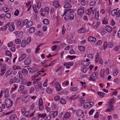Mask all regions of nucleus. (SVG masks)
Segmentation results:
<instances>
[{"label":"nucleus","mask_w":120,"mask_h":120,"mask_svg":"<svg viewBox=\"0 0 120 120\" xmlns=\"http://www.w3.org/2000/svg\"><path fill=\"white\" fill-rule=\"evenodd\" d=\"M5 103L6 107L8 108L11 107L13 104L11 100L8 98L5 99Z\"/></svg>","instance_id":"1"},{"label":"nucleus","mask_w":120,"mask_h":120,"mask_svg":"<svg viewBox=\"0 0 120 120\" xmlns=\"http://www.w3.org/2000/svg\"><path fill=\"white\" fill-rule=\"evenodd\" d=\"M46 116V113H43L41 114L38 113L37 116L32 118V120H38L40 118L44 119Z\"/></svg>","instance_id":"2"},{"label":"nucleus","mask_w":120,"mask_h":120,"mask_svg":"<svg viewBox=\"0 0 120 120\" xmlns=\"http://www.w3.org/2000/svg\"><path fill=\"white\" fill-rule=\"evenodd\" d=\"M54 86L56 90L58 91H60L61 89L60 84L57 81L55 83Z\"/></svg>","instance_id":"3"},{"label":"nucleus","mask_w":120,"mask_h":120,"mask_svg":"<svg viewBox=\"0 0 120 120\" xmlns=\"http://www.w3.org/2000/svg\"><path fill=\"white\" fill-rule=\"evenodd\" d=\"M77 115L80 117H82L84 115V113L82 110L79 109L76 111Z\"/></svg>","instance_id":"4"},{"label":"nucleus","mask_w":120,"mask_h":120,"mask_svg":"<svg viewBox=\"0 0 120 120\" xmlns=\"http://www.w3.org/2000/svg\"><path fill=\"white\" fill-rule=\"evenodd\" d=\"M30 98V96L28 95L26 97H23L21 98L22 101L24 103H26L29 100Z\"/></svg>","instance_id":"5"},{"label":"nucleus","mask_w":120,"mask_h":120,"mask_svg":"<svg viewBox=\"0 0 120 120\" xmlns=\"http://www.w3.org/2000/svg\"><path fill=\"white\" fill-rule=\"evenodd\" d=\"M38 106L40 110H41L43 109L44 106L43 104V101L42 99L41 98L39 100Z\"/></svg>","instance_id":"6"},{"label":"nucleus","mask_w":120,"mask_h":120,"mask_svg":"<svg viewBox=\"0 0 120 120\" xmlns=\"http://www.w3.org/2000/svg\"><path fill=\"white\" fill-rule=\"evenodd\" d=\"M84 7H80L79 9H78L77 10L78 14L80 15L81 14H83L84 13Z\"/></svg>","instance_id":"7"},{"label":"nucleus","mask_w":120,"mask_h":120,"mask_svg":"<svg viewBox=\"0 0 120 120\" xmlns=\"http://www.w3.org/2000/svg\"><path fill=\"white\" fill-rule=\"evenodd\" d=\"M24 63L26 65L29 64L31 62V60L29 58H26L24 60Z\"/></svg>","instance_id":"8"},{"label":"nucleus","mask_w":120,"mask_h":120,"mask_svg":"<svg viewBox=\"0 0 120 120\" xmlns=\"http://www.w3.org/2000/svg\"><path fill=\"white\" fill-rule=\"evenodd\" d=\"M10 120H18V118L15 114L12 115L10 117Z\"/></svg>","instance_id":"9"},{"label":"nucleus","mask_w":120,"mask_h":120,"mask_svg":"<svg viewBox=\"0 0 120 120\" xmlns=\"http://www.w3.org/2000/svg\"><path fill=\"white\" fill-rule=\"evenodd\" d=\"M15 29V27L14 25V22H12L11 23V25L10 26L9 29L10 31H13Z\"/></svg>","instance_id":"10"},{"label":"nucleus","mask_w":120,"mask_h":120,"mask_svg":"<svg viewBox=\"0 0 120 120\" xmlns=\"http://www.w3.org/2000/svg\"><path fill=\"white\" fill-rule=\"evenodd\" d=\"M96 38L94 37L90 36L88 38V41L92 42H95L96 41Z\"/></svg>","instance_id":"11"},{"label":"nucleus","mask_w":120,"mask_h":120,"mask_svg":"<svg viewBox=\"0 0 120 120\" xmlns=\"http://www.w3.org/2000/svg\"><path fill=\"white\" fill-rule=\"evenodd\" d=\"M26 54H22L20 57H19V61H21L22 60L26 57Z\"/></svg>","instance_id":"12"},{"label":"nucleus","mask_w":120,"mask_h":120,"mask_svg":"<svg viewBox=\"0 0 120 120\" xmlns=\"http://www.w3.org/2000/svg\"><path fill=\"white\" fill-rule=\"evenodd\" d=\"M105 29L108 32L111 33L112 31V29L111 26H107L105 28Z\"/></svg>","instance_id":"13"},{"label":"nucleus","mask_w":120,"mask_h":120,"mask_svg":"<svg viewBox=\"0 0 120 120\" xmlns=\"http://www.w3.org/2000/svg\"><path fill=\"white\" fill-rule=\"evenodd\" d=\"M21 20H17L15 21L14 23H15V24L18 27H20L21 26Z\"/></svg>","instance_id":"14"},{"label":"nucleus","mask_w":120,"mask_h":120,"mask_svg":"<svg viewBox=\"0 0 120 120\" xmlns=\"http://www.w3.org/2000/svg\"><path fill=\"white\" fill-rule=\"evenodd\" d=\"M97 93L101 98L104 97L105 94L103 92H101L99 91H98Z\"/></svg>","instance_id":"15"},{"label":"nucleus","mask_w":120,"mask_h":120,"mask_svg":"<svg viewBox=\"0 0 120 120\" xmlns=\"http://www.w3.org/2000/svg\"><path fill=\"white\" fill-rule=\"evenodd\" d=\"M114 98H112L109 100V101L108 102V105H112V104L115 103V100L114 99Z\"/></svg>","instance_id":"16"},{"label":"nucleus","mask_w":120,"mask_h":120,"mask_svg":"<svg viewBox=\"0 0 120 120\" xmlns=\"http://www.w3.org/2000/svg\"><path fill=\"white\" fill-rule=\"evenodd\" d=\"M22 72L24 75H26L28 74V71L27 69L23 68L22 70Z\"/></svg>","instance_id":"17"},{"label":"nucleus","mask_w":120,"mask_h":120,"mask_svg":"<svg viewBox=\"0 0 120 120\" xmlns=\"http://www.w3.org/2000/svg\"><path fill=\"white\" fill-rule=\"evenodd\" d=\"M33 23V22L31 21H29L28 22L27 25L26 26L27 28H29V27L31 26Z\"/></svg>","instance_id":"18"},{"label":"nucleus","mask_w":120,"mask_h":120,"mask_svg":"<svg viewBox=\"0 0 120 120\" xmlns=\"http://www.w3.org/2000/svg\"><path fill=\"white\" fill-rule=\"evenodd\" d=\"M35 28L34 27H33L30 28L29 30V33H32L34 32L35 31Z\"/></svg>","instance_id":"19"},{"label":"nucleus","mask_w":120,"mask_h":120,"mask_svg":"<svg viewBox=\"0 0 120 120\" xmlns=\"http://www.w3.org/2000/svg\"><path fill=\"white\" fill-rule=\"evenodd\" d=\"M60 102L62 104H65L66 103V101L64 99L61 98L60 100Z\"/></svg>","instance_id":"20"},{"label":"nucleus","mask_w":120,"mask_h":120,"mask_svg":"<svg viewBox=\"0 0 120 120\" xmlns=\"http://www.w3.org/2000/svg\"><path fill=\"white\" fill-rule=\"evenodd\" d=\"M70 115L71 114L70 112H66L64 115V116L65 118L67 119L69 118Z\"/></svg>","instance_id":"21"},{"label":"nucleus","mask_w":120,"mask_h":120,"mask_svg":"<svg viewBox=\"0 0 120 120\" xmlns=\"http://www.w3.org/2000/svg\"><path fill=\"white\" fill-rule=\"evenodd\" d=\"M65 4L64 6V7L65 8H71L72 7L70 4H68V3H64Z\"/></svg>","instance_id":"22"},{"label":"nucleus","mask_w":120,"mask_h":120,"mask_svg":"<svg viewBox=\"0 0 120 120\" xmlns=\"http://www.w3.org/2000/svg\"><path fill=\"white\" fill-rule=\"evenodd\" d=\"M53 4L54 6L55 7H58L60 6V4H59L58 1H55L53 3Z\"/></svg>","instance_id":"23"},{"label":"nucleus","mask_w":120,"mask_h":120,"mask_svg":"<svg viewBox=\"0 0 120 120\" xmlns=\"http://www.w3.org/2000/svg\"><path fill=\"white\" fill-rule=\"evenodd\" d=\"M86 30L85 29V28L83 27L80 28L78 30V32L79 33H81L84 32Z\"/></svg>","instance_id":"24"},{"label":"nucleus","mask_w":120,"mask_h":120,"mask_svg":"<svg viewBox=\"0 0 120 120\" xmlns=\"http://www.w3.org/2000/svg\"><path fill=\"white\" fill-rule=\"evenodd\" d=\"M99 13V11H96L95 13V18L97 20H98V19Z\"/></svg>","instance_id":"25"},{"label":"nucleus","mask_w":120,"mask_h":120,"mask_svg":"<svg viewBox=\"0 0 120 120\" xmlns=\"http://www.w3.org/2000/svg\"><path fill=\"white\" fill-rule=\"evenodd\" d=\"M105 71V70L103 69H102L101 71L100 75L101 77L103 79L104 78Z\"/></svg>","instance_id":"26"},{"label":"nucleus","mask_w":120,"mask_h":120,"mask_svg":"<svg viewBox=\"0 0 120 120\" xmlns=\"http://www.w3.org/2000/svg\"><path fill=\"white\" fill-rule=\"evenodd\" d=\"M109 107H110V108H108L107 109L106 111H107L110 112L111 110H113V106L108 105Z\"/></svg>","instance_id":"27"},{"label":"nucleus","mask_w":120,"mask_h":120,"mask_svg":"<svg viewBox=\"0 0 120 120\" xmlns=\"http://www.w3.org/2000/svg\"><path fill=\"white\" fill-rule=\"evenodd\" d=\"M46 91L48 93L50 94H52V89L49 87L47 88Z\"/></svg>","instance_id":"28"},{"label":"nucleus","mask_w":120,"mask_h":120,"mask_svg":"<svg viewBox=\"0 0 120 120\" xmlns=\"http://www.w3.org/2000/svg\"><path fill=\"white\" fill-rule=\"evenodd\" d=\"M6 64H3L1 65L2 69L1 70V72L4 71L6 70V68L5 66Z\"/></svg>","instance_id":"29"},{"label":"nucleus","mask_w":120,"mask_h":120,"mask_svg":"<svg viewBox=\"0 0 120 120\" xmlns=\"http://www.w3.org/2000/svg\"><path fill=\"white\" fill-rule=\"evenodd\" d=\"M88 70V68L87 67H84L83 68H82L81 71L84 73L86 72V71Z\"/></svg>","instance_id":"30"},{"label":"nucleus","mask_w":120,"mask_h":120,"mask_svg":"<svg viewBox=\"0 0 120 120\" xmlns=\"http://www.w3.org/2000/svg\"><path fill=\"white\" fill-rule=\"evenodd\" d=\"M6 55L8 56L11 57V53L10 51L6 50L5 51Z\"/></svg>","instance_id":"31"},{"label":"nucleus","mask_w":120,"mask_h":120,"mask_svg":"<svg viewBox=\"0 0 120 120\" xmlns=\"http://www.w3.org/2000/svg\"><path fill=\"white\" fill-rule=\"evenodd\" d=\"M13 69L14 70H15L17 69H21V68L19 66H17L15 65L13 66Z\"/></svg>","instance_id":"32"},{"label":"nucleus","mask_w":120,"mask_h":120,"mask_svg":"<svg viewBox=\"0 0 120 120\" xmlns=\"http://www.w3.org/2000/svg\"><path fill=\"white\" fill-rule=\"evenodd\" d=\"M9 82L10 84H11L14 83H16L14 78L13 79H10L9 81Z\"/></svg>","instance_id":"33"},{"label":"nucleus","mask_w":120,"mask_h":120,"mask_svg":"<svg viewBox=\"0 0 120 120\" xmlns=\"http://www.w3.org/2000/svg\"><path fill=\"white\" fill-rule=\"evenodd\" d=\"M78 48L81 51H84L85 50V47L83 46H80L78 47Z\"/></svg>","instance_id":"34"},{"label":"nucleus","mask_w":120,"mask_h":120,"mask_svg":"<svg viewBox=\"0 0 120 120\" xmlns=\"http://www.w3.org/2000/svg\"><path fill=\"white\" fill-rule=\"evenodd\" d=\"M85 12L87 14L90 15L92 12V10L90 9H87L85 11Z\"/></svg>","instance_id":"35"},{"label":"nucleus","mask_w":120,"mask_h":120,"mask_svg":"<svg viewBox=\"0 0 120 120\" xmlns=\"http://www.w3.org/2000/svg\"><path fill=\"white\" fill-rule=\"evenodd\" d=\"M71 8H67L65 9L63 15H61L63 16H64L65 14L67 13V12L68 11H69L71 10Z\"/></svg>","instance_id":"36"},{"label":"nucleus","mask_w":120,"mask_h":120,"mask_svg":"<svg viewBox=\"0 0 120 120\" xmlns=\"http://www.w3.org/2000/svg\"><path fill=\"white\" fill-rule=\"evenodd\" d=\"M116 9H114L111 12V15L112 16H115V15H116Z\"/></svg>","instance_id":"37"},{"label":"nucleus","mask_w":120,"mask_h":120,"mask_svg":"<svg viewBox=\"0 0 120 120\" xmlns=\"http://www.w3.org/2000/svg\"><path fill=\"white\" fill-rule=\"evenodd\" d=\"M43 23L45 24H48L49 23V20L47 19H44L43 21Z\"/></svg>","instance_id":"38"},{"label":"nucleus","mask_w":120,"mask_h":120,"mask_svg":"<svg viewBox=\"0 0 120 120\" xmlns=\"http://www.w3.org/2000/svg\"><path fill=\"white\" fill-rule=\"evenodd\" d=\"M24 86L23 85H21L19 88V89L18 90L19 92H21L22 90H23L24 88Z\"/></svg>","instance_id":"39"},{"label":"nucleus","mask_w":120,"mask_h":120,"mask_svg":"<svg viewBox=\"0 0 120 120\" xmlns=\"http://www.w3.org/2000/svg\"><path fill=\"white\" fill-rule=\"evenodd\" d=\"M10 23V22H9L4 26L3 29L4 30H7V28L8 27Z\"/></svg>","instance_id":"40"},{"label":"nucleus","mask_w":120,"mask_h":120,"mask_svg":"<svg viewBox=\"0 0 120 120\" xmlns=\"http://www.w3.org/2000/svg\"><path fill=\"white\" fill-rule=\"evenodd\" d=\"M102 23L104 24H108V21L107 19L104 18L103 20L102 21Z\"/></svg>","instance_id":"41"},{"label":"nucleus","mask_w":120,"mask_h":120,"mask_svg":"<svg viewBox=\"0 0 120 120\" xmlns=\"http://www.w3.org/2000/svg\"><path fill=\"white\" fill-rule=\"evenodd\" d=\"M28 22V19H25L24 20L23 22V25H27Z\"/></svg>","instance_id":"42"},{"label":"nucleus","mask_w":120,"mask_h":120,"mask_svg":"<svg viewBox=\"0 0 120 120\" xmlns=\"http://www.w3.org/2000/svg\"><path fill=\"white\" fill-rule=\"evenodd\" d=\"M71 90L73 91H77L79 90V88L77 87H75L73 88L71 87L70 88Z\"/></svg>","instance_id":"43"},{"label":"nucleus","mask_w":120,"mask_h":120,"mask_svg":"<svg viewBox=\"0 0 120 120\" xmlns=\"http://www.w3.org/2000/svg\"><path fill=\"white\" fill-rule=\"evenodd\" d=\"M31 41V38L30 37H28L26 40V44H28Z\"/></svg>","instance_id":"44"},{"label":"nucleus","mask_w":120,"mask_h":120,"mask_svg":"<svg viewBox=\"0 0 120 120\" xmlns=\"http://www.w3.org/2000/svg\"><path fill=\"white\" fill-rule=\"evenodd\" d=\"M21 42V41L19 38L16 39L15 40V43L17 44H19Z\"/></svg>","instance_id":"45"},{"label":"nucleus","mask_w":120,"mask_h":120,"mask_svg":"<svg viewBox=\"0 0 120 120\" xmlns=\"http://www.w3.org/2000/svg\"><path fill=\"white\" fill-rule=\"evenodd\" d=\"M27 69L28 70L29 72L34 73L33 68H32L30 67H28L27 68Z\"/></svg>","instance_id":"46"},{"label":"nucleus","mask_w":120,"mask_h":120,"mask_svg":"<svg viewBox=\"0 0 120 120\" xmlns=\"http://www.w3.org/2000/svg\"><path fill=\"white\" fill-rule=\"evenodd\" d=\"M33 8L34 11L36 13H37L38 12L37 10V8L36 5H34L33 7Z\"/></svg>","instance_id":"47"},{"label":"nucleus","mask_w":120,"mask_h":120,"mask_svg":"<svg viewBox=\"0 0 120 120\" xmlns=\"http://www.w3.org/2000/svg\"><path fill=\"white\" fill-rule=\"evenodd\" d=\"M69 19V14H67L64 17V19L65 21H66L68 20Z\"/></svg>","instance_id":"48"},{"label":"nucleus","mask_w":120,"mask_h":120,"mask_svg":"<svg viewBox=\"0 0 120 120\" xmlns=\"http://www.w3.org/2000/svg\"><path fill=\"white\" fill-rule=\"evenodd\" d=\"M2 93H9V90L8 89H4L3 90H2Z\"/></svg>","instance_id":"49"},{"label":"nucleus","mask_w":120,"mask_h":120,"mask_svg":"<svg viewBox=\"0 0 120 120\" xmlns=\"http://www.w3.org/2000/svg\"><path fill=\"white\" fill-rule=\"evenodd\" d=\"M60 98V97L58 95H57L55 96L54 97V100L56 101L59 100Z\"/></svg>","instance_id":"50"},{"label":"nucleus","mask_w":120,"mask_h":120,"mask_svg":"<svg viewBox=\"0 0 120 120\" xmlns=\"http://www.w3.org/2000/svg\"><path fill=\"white\" fill-rule=\"evenodd\" d=\"M74 15L73 14H71L69 15V18L70 20H72L74 19Z\"/></svg>","instance_id":"51"},{"label":"nucleus","mask_w":120,"mask_h":120,"mask_svg":"<svg viewBox=\"0 0 120 120\" xmlns=\"http://www.w3.org/2000/svg\"><path fill=\"white\" fill-rule=\"evenodd\" d=\"M42 71H38L37 72V73H38V75H40L42 74H41V73H40V72H43V73L45 72L44 68H42Z\"/></svg>","instance_id":"52"},{"label":"nucleus","mask_w":120,"mask_h":120,"mask_svg":"<svg viewBox=\"0 0 120 120\" xmlns=\"http://www.w3.org/2000/svg\"><path fill=\"white\" fill-rule=\"evenodd\" d=\"M11 72L10 70H8L5 73V75L6 76H9L11 74Z\"/></svg>","instance_id":"53"},{"label":"nucleus","mask_w":120,"mask_h":120,"mask_svg":"<svg viewBox=\"0 0 120 120\" xmlns=\"http://www.w3.org/2000/svg\"><path fill=\"white\" fill-rule=\"evenodd\" d=\"M51 119V116L50 115L47 116L45 118L44 120H50Z\"/></svg>","instance_id":"54"},{"label":"nucleus","mask_w":120,"mask_h":120,"mask_svg":"<svg viewBox=\"0 0 120 120\" xmlns=\"http://www.w3.org/2000/svg\"><path fill=\"white\" fill-rule=\"evenodd\" d=\"M107 46V42H105L104 43L103 45L104 49L105 50Z\"/></svg>","instance_id":"55"},{"label":"nucleus","mask_w":120,"mask_h":120,"mask_svg":"<svg viewBox=\"0 0 120 120\" xmlns=\"http://www.w3.org/2000/svg\"><path fill=\"white\" fill-rule=\"evenodd\" d=\"M96 2L94 0L92 1L90 4V6H93L96 4Z\"/></svg>","instance_id":"56"},{"label":"nucleus","mask_w":120,"mask_h":120,"mask_svg":"<svg viewBox=\"0 0 120 120\" xmlns=\"http://www.w3.org/2000/svg\"><path fill=\"white\" fill-rule=\"evenodd\" d=\"M89 102H86L85 104V106H86L87 107L86 108L85 107H84L85 108H89L90 107L89 106Z\"/></svg>","instance_id":"57"},{"label":"nucleus","mask_w":120,"mask_h":120,"mask_svg":"<svg viewBox=\"0 0 120 120\" xmlns=\"http://www.w3.org/2000/svg\"><path fill=\"white\" fill-rule=\"evenodd\" d=\"M118 71L117 70H115L113 73V75L114 76H116L118 74Z\"/></svg>","instance_id":"58"},{"label":"nucleus","mask_w":120,"mask_h":120,"mask_svg":"<svg viewBox=\"0 0 120 120\" xmlns=\"http://www.w3.org/2000/svg\"><path fill=\"white\" fill-rule=\"evenodd\" d=\"M113 46V44L111 42H109L108 44V46L109 48H112Z\"/></svg>","instance_id":"59"},{"label":"nucleus","mask_w":120,"mask_h":120,"mask_svg":"<svg viewBox=\"0 0 120 120\" xmlns=\"http://www.w3.org/2000/svg\"><path fill=\"white\" fill-rule=\"evenodd\" d=\"M5 16L6 18H9L11 17V15L10 13H7L6 14Z\"/></svg>","instance_id":"60"},{"label":"nucleus","mask_w":120,"mask_h":120,"mask_svg":"<svg viewBox=\"0 0 120 120\" xmlns=\"http://www.w3.org/2000/svg\"><path fill=\"white\" fill-rule=\"evenodd\" d=\"M36 67V66H34L33 68L34 73L35 71H37L38 70V69Z\"/></svg>","instance_id":"61"},{"label":"nucleus","mask_w":120,"mask_h":120,"mask_svg":"<svg viewBox=\"0 0 120 120\" xmlns=\"http://www.w3.org/2000/svg\"><path fill=\"white\" fill-rule=\"evenodd\" d=\"M116 15L118 17L120 16V9L118 10L117 11H116Z\"/></svg>","instance_id":"62"},{"label":"nucleus","mask_w":120,"mask_h":120,"mask_svg":"<svg viewBox=\"0 0 120 120\" xmlns=\"http://www.w3.org/2000/svg\"><path fill=\"white\" fill-rule=\"evenodd\" d=\"M58 113V112L57 111H55L53 113V117H55L57 115Z\"/></svg>","instance_id":"63"},{"label":"nucleus","mask_w":120,"mask_h":120,"mask_svg":"<svg viewBox=\"0 0 120 120\" xmlns=\"http://www.w3.org/2000/svg\"><path fill=\"white\" fill-rule=\"evenodd\" d=\"M14 78L15 79L16 83H18L20 82V80L19 79H18L16 77H14Z\"/></svg>","instance_id":"64"}]
</instances>
